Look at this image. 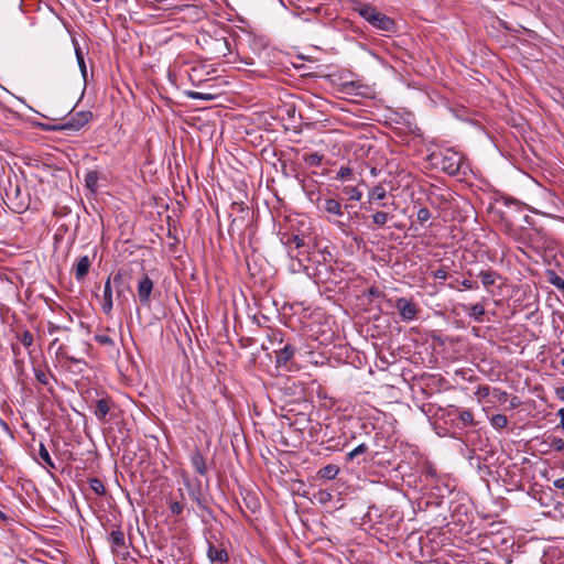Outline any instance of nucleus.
Masks as SVG:
<instances>
[{
    "label": "nucleus",
    "instance_id": "f257e3e1",
    "mask_svg": "<svg viewBox=\"0 0 564 564\" xmlns=\"http://www.w3.org/2000/svg\"><path fill=\"white\" fill-rule=\"evenodd\" d=\"M280 241L285 247L288 256L296 260L299 267H302V256H308L310 236L294 231L280 234Z\"/></svg>",
    "mask_w": 564,
    "mask_h": 564
},
{
    "label": "nucleus",
    "instance_id": "f03ea898",
    "mask_svg": "<svg viewBox=\"0 0 564 564\" xmlns=\"http://www.w3.org/2000/svg\"><path fill=\"white\" fill-rule=\"evenodd\" d=\"M354 10L378 30L390 32L394 29V21L386 14L379 12L371 4L356 1L354 4Z\"/></svg>",
    "mask_w": 564,
    "mask_h": 564
},
{
    "label": "nucleus",
    "instance_id": "7ed1b4c3",
    "mask_svg": "<svg viewBox=\"0 0 564 564\" xmlns=\"http://www.w3.org/2000/svg\"><path fill=\"white\" fill-rule=\"evenodd\" d=\"M107 542L113 554L121 556L123 560L127 558L131 541L126 539L120 525H111V529L108 531Z\"/></svg>",
    "mask_w": 564,
    "mask_h": 564
},
{
    "label": "nucleus",
    "instance_id": "20e7f679",
    "mask_svg": "<svg viewBox=\"0 0 564 564\" xmlns=\"http://www.w3.org/2000/svg\"><path fill=\"white\" fill-rule=\"evenodd\" d=\"M429 204L440 210L449 208L453 200V195L448 189L441 188L436 185H431L426 193Z\"/></svg>",
    "mask_w": 564,
    "mask_h": 564
},
{
    "label": "nucleus",
    "instance_id": "39448f33",
    "mask_svg": "<svg viewBox=\"0 0 564 564\" xmlns=\"http://www.w3.org/2000/svg\"><path fill=\"white\" fill-rule=\"evenodd\" d=\"M463 164V155L453 150H445L441 153L438 165L448 175H457Z\"/></svg>",
    "mask_w": 564,
    "mask_h": 564
},
{
    "label": "nucleus",
    "instance_id": "423d86ee",
    "mask_svg": "<svg viewBox=\"0 0 564 564\" xmlns=\"http://www.w3.org/2000/svg\"><path fill=\"white\" fill-rule=\"evenodd\" d=\"M183 482L191 499H193L202 510H208V500L202 491L200 480L196 479L195 481H191L187 476H183Z\"/></svg>",
    "mask_w": 564,
    "mask_h": 564
},
{
    "label": "nucleus",
    "instance_id": "0eeeda50",
    "mask_svg": "<svg viewBox=\"0 0 564 564\" xmlns=\"http://www.w3.org/2000/svg\"><path fill=\"white\" fill-rule=\"evenodd\" d=\"M93 119V112L88 110L78 111L73 113L67 118L63 123H61V128L72 131H78L83 127H85Z\"/></svg>",
    "mask_w": 564,
    "mask_h": 564
},
{
    "label": "nucleus",
    "instance_id": "6e6552de",
    "mask_svg": "<svg viewBox=\"0 0 564 564\" xmlns=\"http://www.w3.org/2000/svg\"><path fill=\"white\" fill-rule=\"evenodd\" d=\"M154 290V282L152 279L147 274L142 273L138 285H137V295L139 299V302L143 306H149L151 303V294Z\"/></svg>",
    "mask_w": 564,
    "mask_h": 564
},
{
    "label": "nucleus",
    "instance_id": "1a4fd4ad",
    "mask_svg": "<svg viewBox=\"0 0 564 564\" xmlns=\"http://www.w3.org/2000/svg\"><path fill=\"white\" fill-rule=\"evenodd\" d=\"M395 308L398 310L401 318L405 322L413 321L416 318L419 313L417 305L411 299L406 297H399L395 301Z\"/></svg>",
    "mask_w": 564,
    "mask_h": 564
},
{
    "label": "nucleus",
    "instance_id": "9d476101",
    "mask_svg": "<svg viewBox=\"0 0 564 564\" xmlns=\"http://www.w3.org/2000/svg\"><path fill=\"white\" fill-rule=\"evenodd\" d=\"M214 536L207 538V557L212 563H226L229 560L227 550L223 544L216 545L212 540Z\"/></svg>",
    "mask_w": 564,
    "mask_h": 564
},
{
    "label": "nucleus",
    "instance_id": "9b49d317",
    "mask_svg": "<svg viewBox=\"0 0 564 564\" xmlns=\"http://www.w3.org/2000/svg\"><path fill=\"white\" fill-rule=\"evenodd\" d=\"M296 348L291 345L286 344L284 347L275 350V364L276 367H284L289 369L288 365L293 359L295 355Z\"/></svg>",
    "mask_w": 564,
    "mask_h": 564
},
{
    "label": "nucleus",
    "instance_id": "f8f14e48",
    "mask_svg": "<svg viewBox=\"0 0 564 564\" xmlns=\"http://www.w3.org/2000/svg\"><path fill=\"white\" fill-rule=\"evenodd\" d=\"M113 307V301H112V286H111V278H108L105 282L104 286V296H102V312L106 315H110Z\"/></svg>",
    "mask_w": 564,
    "mask_h": 564
},
{
    "label": "nucleus",
    "instance_id": "ddd939ff",
    "mask_svg": "<svg viewBox=\"0 0 564 564\" xmlns=\"http://www.w3.org/2000/svg\"><path fill=\"white\" fill-rule=\"evenodd\" d=\"M90 267V258L88 256L80 257L74 265L76 280L82 281L88 274Z\"/></svg>",
    "mask_w": 564,
    "mask_h": 564
},
{
    "label": "nucleus",
    "instance_id": "4468645a",
    "mask_svg": "<svg viewBox=\"0 0 564 564\" xmlns=\"http://www.w3.org/2000/svg\"><path fill=\"white\" fill-rule=\"evenodd\" d=\"M111 403L112 401L110 398H102L96 401L94 414L99 421L106 422V416L110 412Z\"/></svg>",
    "mask_w": 564,
    "mask_h": 564
},
{
    "label": "nucleus",
    "instance_id": "2eb2a0df",
    "mask_svg": "<svg viewBox=\"0 0 564 564\" xmlns=\"http://www.w3.org/2000/svg\"><path fill=\"white\" fill-rule=\"evenodd\" d=\"M189 459H191L192 466L194 467V469L197 474H199L202 476L206 475L207 467H206L205 458L198 448H195L191 453Z\"/></svg>",
    "mask_w": 564,
    "mask_h": 564
},
{
    "label": "nucleus",
    "instance_id": "dca6fc26",
    "mask_svg": "<svg viewBox=\"0 0 564 564\" xmlns=\"http://www.w3.org/2000/svg\"><path fill=\"white\" fill-rule=\"evenodd\" d=\"M322 203L323 204L321 206L327 214L337 216V217H341L344 215L341 204L338 199L325 198Z\"/></svg>",
    "mask_w": 564,
    "mask_h": 564
},
{
    "label": "nucleus",
    "instance_id": "f3484780",
    "mask_svg": "<svg viewBox=\"0 0 564 564\" xmlns=\"http://www.w3.org/2000/svg\"><path fill=\"white\" fill-rule=\"evenodd\" d=\"M371 218L373 225L384 227L393 218V215L383 210H377L371 215Z\"/></svg>",
    "mask_w": 564,
    "mask_h": 564
},
{
    "label": "nucleus",
    "instance_id": "a211bd4d",
    "mask_svg": "<svg viewBox=\"0 0 564 564\" xmlns=\"http://www.w3.org/2000/svg\"><path fill=\"white\" fill-rule=\"evenodd\" d=\"M546 281L561 291L564 294V279L561 278L555 271L546 270L545 272Z\"/></svg>",
    "mask_w": 564,
    "mask_h": 564
},
{
    "label": "nucleus",
    "instance_id": "6ab92c4d",
    "mask_svg": "<svg viewBox=\"0 0 564 564\" xmlns=\"http://www.w3.org/2000/svg\"><path fill=\"white\" fill-rule=\"evenodd\" d=\"M338 473H339V467L337 465L329 464V465L322 467L318 470L317 475L319 478L332 480V479L336 478Z\"/></svg>",
    "mask_w": 564,
    "mask_h": 564
},
{
    "label": "nucleus",
    "instance_id": "aec40b11",
    "mask_svg": "<svg viewBox=\"0 0 564 564\" xmlns=\"http://www.w3.org/2000/svg\"><path fill=\"white\" fill-rule=\"evenodd\" d=\"M99 173L97 171H88L85 175V186L91 193H96L98 188Z\"/></svg>",
    "mask_w": 564,
    "mask_h": 564
},
{
    "label": "nucleus",
    "instance_id": "412c9836",
    "mask_svg": "<svg viewBox=\"0 0 564 564\" xmlns=\"http://www.w3.org/2000/svg\"><path fill=\"white\" fill-rule=\"evenodd\" d=\"M498 276V273L492 270H485L478 273V278H480L482 285L487 290L495 284Z\"/></svg>",
    "mask_w": 564,
    "mask_h": 564
},
{
    "label": "nucleus",
    "instance_id": "4be33fe9",
    "mask_svg": "<svg viewBox=\"0 0 564 564\" xmlns=\"http://www.w3.org/2000/svg\"><path fill=\"white\" fill-rule=\"evenodd\" d=\"M73 43H74V46H75V55H76V59H77V63H78L82 76H83L84 80L86 82V78H87V67H86L84 54H83L82 48L79 47L77 41L73 40Z\"/></svg>",
    "mask_w": 564,
    "mask_h": 564
},
{
    "label": "nucleus",
    "instance_id": "5701e85b",
    "mask_svg": "<svg viewBox=\"0 0 564 564\" xmlns=\"http://www.w3.org/2000/svg\"><path fill=\"white\" fill-rule=\"evenodd\" d=\"M387 197V191L382 185L375 186L368 194L369 204L383 200Z\"/></svg>",
    "mask_w": 564,
    "mask_h": 564
},
{
    "label": "nucleus",
    "instance_id": "b1692460",
    "mask_svg": "<svg viewBox=\"0 0 564 564\" xmlns=\"http://www.w3.org/2000/svg\"><path fill=\"white\" fill-rule=\"evenodd\" d=\"M340 193L350 200H360L362 193L357 186L345 185L341 187Z\"/></svg>",
    "mask_w": 564,
    "mask_h": 564
},
{
    "label": "nucleus",
    "instance_id": "393cba45",
    "mask_svg": "<svg viewBox=\"0 0 564 564\" xmlns=\"http://www.w3.org/2000/svg\"><path fill=\"white\" fill-rule=\"evenodd\" d=\"M457 412V416L462 422L463 426H475L476 422L474 420V414L470 410H455Z\"/></svg>",
    "mask_w": 564,
    "mask_h": 564
},
{
    "label": "nucleus",
    "instance_id": "a878e982",
    "mask_svg": "<svg viewBox=\"0 0 564 564\" xmlns=\"http://www.w3.org/2000/svg\"><path fill=\"white\" fill-rule=\"evenodd\" d=\"M467 314L469 317H473L476 322L481 323L482 316L485 315L484 305L476 303L468 307Z\"/></svg>",
    "mask_w": 564,
    "mask_h": 564
},
{
    "label": "nucleus",
    "instance_id": "bb28decb",
    "mask_svg": "<svg viewBox=\"0 0 564 564\" xmlns=\"http://www.w3.org/2000/svg\"><path fill=\"white\" fill-rule=\"evenodd\" d=\"M323 158V154H319L318 152L303 154V161L310 166H319Z\"/></svg>",
    "mask_w": 564,
    "mask_h": 564
},
{
    "label": "nucleus",
    "instance_id": "cd10ccee",
    "mask_svg": "<svg viewBox=\"0 0 564 564\" xmlns=\"http://www.w3.org/2000/svg\"><path fill=\"white\" fill-rule=\"evenodd\" d=\"M109 278H111V285L113 284L116 290L123 289L126 272L122 269L118 270L117 272L111 274Z\"/></svg>",
    "mask_w": 564,
    "mask_h": 564
},
{
    "label": "nucleus",
    "instance_id": "c85d7f7f",
    "mask_svg": "<svg viewBox=\"0 0 564 564\" xmlns=\"http://www.w3.org/2000/svg\"><path fill=\"white\" fill-rule=\"evenodd\" d=\"M89 487L98 496H105L107 492L104 482L96 477L89 479Z\"/></svg>",
    "mask_w": 564,
    "mask_h": 564
},
{
    "label": "nucleus",
    "instance_id": "c756f323",
    "mask_svg": "<svg viewBox=\"0 0 564 564\" xmlns=\"http://www.w3.org/2000/svg\"><path fill=\"white\" fill-rule=\"evenodd\" d=\"M34 376L35 379L43 386L50 384V378L53 377V375L50 371H45L40 368H34Z\"/></svg>",
    "mask_w": 564,
    "mask_h": 564
},
{
    "label": "nucleus",
    "instance_id": "7c9ffc66",
    "mask_svg": "<svg viewBox=\"0 0 564 564\" xmlns=\"http://www.w3.org/2000/svg\"><path fill=\"white\" fill-rule=\"evenodd\" d=\"M39 456L48 467H51L53 469L56 468L54 462L51 458L48 451L46 449V447L43 443L40 444Z\"/></svg>",
    "mask_w": 564,
    "mask_h": 564
},
{
    "label": "nucleus",
    "instance_id": "2f4dec72",
    "mask_svg": "<svg viewBox=\"0 0 564 564\" xmlns=\"http://www.w3.org/2000/svg\"><path fill=\"white\" fill-rule=\"evenodd\" d=\"M432 217V214L429 208L420 207L416 212V219L421 226H424Z\"/></svg>",
    "mask_w": 564,
    "mask_h": 564
},
{
    "label": "nucleus",
    "instance_id": "473e14b6",
    "mask_svg": "<svg viewBox=\"0 0 564 564\" xmlns=\"http://www.w3.org/2000/svg\"><path fill=\"white\" fill-rule=\"evenodd\" d=\"M490 423L495 429L501 430L507 426L508 417L505 414H495L491 417Z\"/></svg>",
    "mask_w": 564,
    "mask_h": 564
},
{
    "label": "nucleus",
    "instance_id": "72a5a7b5",
    "mask_svg": "<svg viewBox=\"0 0 564 564\" xmlns=\"http://www.w3.org/2000/svg\"><path fill=\"white\" fill-rule=\"evenodd\" d=\"M56 356L59 357V358H64V359H66L67 361L72 362V364H83V365H86V362L83 359L69 356L63 346H61L58 348V350L56 352Z\"/></svg>",
    "mask_w": 564,
    "mask_h": 564
},
{
    "label": "nucleus",
    "instance_id": "f704fd0d",
    "mask_svg": "<svg viewBox=\"0 0 564 564\" xmlns=\"http://www.w3.org/2000/svg\"><path fill=\"white\" fill-rule=\"evenodd\" d=\"M186 95L192 99H199V100H206V101L213 100L215 98V95H213V94L200 93V91H195V90H189L186 93Z\"/></svg>",
    "mask_w": 564,
    "mask_h": 564
},
{
    "label": "nucleus",
    "instance_id": "c9c22d12",
    "mask_svg": "<svg viewBox=\"0 0 564 564\" xmlns=\"http://www.w3.org/2000/svg\"><path fill=\"white\" fill-rule=\"evenodd\" d=\"M368 449V446L362 443V444H359L357 447H355L352 451H350L347 456H346V460L347 462H351L354 458H356L357 456L366 453Z\"/></svg>",
    "mask_w": 564,
    "mask_h": 564
},
{
    "label": "nucleus",
    "instance_id": "e433bc0d",
    "mask_svg": "<svg viewBox=\"0 0 564 564\" xmlns=\"http://www.w3.org/2000/svg\"><path fill=\"white\" fill-rule=\"evenodd\" d=\"M18 338L26 348H29L33 344V335L28 329H24L21 334H19Z\"/></svg>",
    "mask_w": 564,
    "mask_h": 564
},
{
    "label": "nucleus",
    "instance_id": "4c0bfd02",
    "mask_svg": "<svg viewBox=\"0 0 564 564\" xmlns=\"http://www.w3.org/2000/svg\"><path fill=\"white\" fill-rule=\"evenodd\" d=\"M94 338L100 345L115 346L113 339L110 336H108L107 334H96Z\"/></svg>",
    "mask_w": 564,
    "mask_h": 564
},
{
    "label": "nucleus",
    "instance_id": "58836bf2",
    "mask_svg": "<svg viewBox=\"0 0 564 564\" xmlns=\"http://www.w3.org/2000/svg\"><path fill=\"white\" fill-rule=\"evenodd\" d=\"M352 176V170L348 166H341L337 172V177L341 180H346Z\"/></svg>",
    "mask_w": 564,
    "mask_h": 564
},
{
    "label": "nucleus",
    "instance_id": "ea45409f",
    "mask_svg": "<svg viewBox=\"0 0 564 564\" xmlns=\"http://www.w3.org/2000/svg\"><path fill=\"white\" fill-rule=\"evenodd\" d=\"M490 393V388L488 386H479L475 392V395L479 399H484L488 397Z\"/></svg>",
    "mask_w": 564,
    "mask_h": 564
},
{
    "label": "nucleus",
    "instance_id": "a19ab883",
    "mask_svg": "<svg viewBox=\"0 0 564 564\" xmlns=\"http://www.w3.org/2000/svg\"><path fill=\"white\" fill-rule=\"evenodd\" d=\"M183 509L184 506L178 501H174L170 505V511L172 514L178 516L183 512Z\"/></svg>",
    "mask_w": 564,
    "mask_h": 564
},
{
    "label": "nucleus",
    "instance_id": "79ce46f5",
    "mask_svg": "<svg viewBox=\"0 0 564 564\" xmlns=\"http://www.w3.org/2000/svg\"><path fill=\"white\" fill-rule=\"evenodd\" d=\"M462 285L464 289L466 290H475V289H478V284L477 282L475 281H471V280H468V279H464L462 281Z\"/></svg>",
    "mask_w": 564,
    "mask_h": 564
},
{
    "label": "nucleus",
    "instance_id": "37998d69",
    "mask_svg": "<svg viewBox=\"0 0 564 564\" xmlns=\"http://www.w3.org/2000/svg\"><path fill=\"white\" fill-rule=\"evenodd\" d=\"M552 447L557 451H564V440L563 438H554L551 443Z\"/></svg>",
    "mask_w": 564,
    "mask_h": 564
},
{
    "label": "nucleus",
    "instance_id": "c03bdc74",
    "mask_svg": "<svg viewBox=\"0 0 564 564\" xmlns=\"http://www.w3.org/2000/svg\"><path fill=\"white\" fill-rule=\"evenodd\" d=\"M40 126L45 131H64V129L61 128V123H58V124H44V123H41Z\"/></svg>",
    "mask_w": 564,
    "mask_h": 564
},
{
    "label": "nucleus",
    "instance_id": "a18cd8bd",
    "mask_svg": "<svg viewBox=\"0 0 564 564\" xmlns=\"http://www.w3.org/2000/svg\"><path fill=\"white\" fill-rule=\"evenodd\" d=\"M308 198H310L312 202L316 203V205H317L318 207H321V204H322V202H323V200H322V198H321L319 194H315L314 192H311V193H308Z\"/></svg>",
    "mask_w": 564,
    "mask_h": 564
},
{
    "label": "nucleus",
    "instance_id": "49530a36",
    "mask_svg": "<svg viewBox=\"0 0 564 564\" xmlns=\"http://www.w3.org/2000/svg\"><path fill=\"white\" fill-rule=\"evenodd\" d=\"M434 278L440 279V280H446L447 271L445 269H438L434 272Z\"/></svg>",
    "mask_w": 564,
    "mask_h": 564
},
{
    "label": "nucleus",
    "instance_id": "de8ad7c7",
    "mask_svg": "<svg viewBox=\"0 0 564 564\" xmlns=\"http://www.w3.org/2000/svg\"><path fill=\"white\" fill-rule=\"evenodd\" d=\"M553 485L557 489H564V477L554 480Z\"/></svg>",
    "mask_w": 564,
    "mask_h": 564
},
{
    "label": "nucleus",
    "instance_id": "09e8293b",
    "mask_svg": "<svg viewBox=\"0 0 564 564\" xmlns=\"http://www.w3.org/2000/svg\"><path fill=\"white\" fill-rule=\"evenodd\" d=\"M494 391L498 393V400L499 401H505L507 399V397H508L506 391H500L498 389H495Z\"/></svg>",
    "mask_w": 564,
    "mask_h": 564
},
{
    "label": "nucleus",
    "instance_id": "8fccbe9b",
    "mask_svg": "<svg viewBox=\"0 0 564 564\" xmlns=\"http://www.w3.org/2000/svg\"><path fill=\"white\" fill-rule=\"evenodd\" d=\"M555 394L561 401H564V386L557 388Z\"/></svg>",
    "mask_w": 564,
    "mask_h": 564
},
{
    "label": "nucleus",
    "instance_id": "3c124183",
    "mask_svg": "<svg viewBox=\"0 0 564 564\" xmlns=\"http://www.w3.org/2000/svg\"><path fill=\"white\" fill-rule=\"evenodd\" d=\"M558 416L561 417L558 427L564 429V408L560 409L557 412Z\"/></svg>",
    "mask_w": 564,
    "mask_h": 564
},
{
    "label": "nucleus",
    "instance_id": "603ef678",
    "mask_svg": "<svg viewBox=\"0 0 564 564\" xmlns=\"http://www.w3.org/2000/svg\"><path fill=\"white\" fill-rule=\"evenodd\" d=\"M117 292V300L119 303H121L123 300H124V290L123 289H119V290H116Z\"/></svg>",
    "mask_w": 564,
    "mask_h": 564
},
{
    "label": "nucleus",
    "instance_id": "864d4df0",
    "mask_svg": "<svg viewBox=\"0 0 564 564\" xmlns=\"http://www.w3.org/2000/svg\"><path fill=\"white\" fill-rule=\"evenodd\" d=\"M236 228H237V219H232V221L229 225V229H228L229 234L231 235Z\"/></svg>",
    "mask_w": 564,
    "mask_h": 564
},
{
    "label": "nucleus",
    "instance_id": "5fc2aeb1",
    "mask_svg": "<svg viewBox=\"0 0 564 564\" xmlns=\"http://www.w3.org/2000/svg\"><path fill=\"white\" fill-rule=\"evenodd\" d=\"M8 517L0 510V520H7Z\"/></svg>",
    "mask_w": 564,
    "mask_h": 564
},
{
    "label": "nucleus",
    "instance_id": "6e6d98bb",
    "mask_svg": "<svg viewBox=\"0 0 564 564\" xmlns=\"http://www.w3.org/2000/svg\"><path fill=\"white\" fill-rule=\"evenodd\" d=\"M14 194H15L17 196L20 194V188H19V186H18V185L14 187Z\"/></svg>",
    "mask_w": 564,
    "mask_h": 564
},
{
    "label": "nucleus",
    "instance_id": "4d7b16f0",
    "mask_svg": "<svg viewBox=\"0 0 564 564\" xmlns=\"http://www.w3.org/2000/svg\"><path fill=\"white\" fill-rule=\"evenodd\" d=\"M518 405V403H516V398L513 399V401L511 402V406L516 408Z\"/></svg>",
    "mask_w": 564,
    "mask_h": 564
},
{
    "label": "nucleus",
    "instance_id": "13d9d810",
    "mask_svg": "<svg viewBox=\"0 0 564 564\" xmlns=\"http://www.w3.org/2000/svg\"><path fill=\"white\" fill-rule=\"evenodd\" d=\"M224 44L228 45V41L226 39H224Z\"/></svg>",
    "mask_w": 564,
    "mask_h": 564
},
{
    "label": "nucleus",
    "instance_id": "bf43d9fd",
    "mask_svg": "<svg viewBox=\"0 0 564 564\" xmlns=\"http://www.w3.org/2000/svg\"><path fill=\"white\" fill-rule=\"evenodd\" d=\"M561 364H562V366H564V358L562 359Z\"/></svg>",
    "mask_w": 564,
    "mask_h": 564
}]
</instances>
